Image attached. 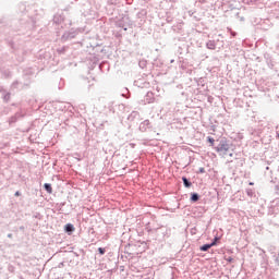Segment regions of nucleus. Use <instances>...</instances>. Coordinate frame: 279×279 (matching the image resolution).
<instances>
[{"label":"nucleus","instance_id":"nucleus-14","mask_svg":"<svg viewBox=\"0 0 279 279\" xmlns=\"http://www.w3.org/2000/svg\"><path fill=\"white\" fill-rule=\"evenodd\" d=\"M206 47H207V49L215 51V49H217V43L215 40H208L206 43Z\"/></svg>","mask_w":279,"mask_h":279},{"label":"nucleus","instance_id":"nucleus-1","mask_svg":"<svg viewBox=\"0 0 279 279\" xmlns=\"http://www.w3.org/2000/svg\"><path fill=\"white\" fill-rule=\"evenodd\" d=\"M219 156H232V142L226 137L216 140V147L214 148Z\"/></svg>","mask_w":279,"mask_h":279},{"label":"nucleus","instance_id":"nucleus-39","mask_svg":"<svg viewBox=\"0 0 279 279\" xmlns=\"http://www.w3.org/2000/svg\"><path fill=\"white\" fill-rule=\"evenodd\" d=\"M250 185L253 186V185H254V182H250Z\"/></svg>","mask_w":279,"mask_h":279},{"label":"nucleus","instance_id":"nucleus-41","mask_svg":"<svg viewBox=\"0 0 279 279\" xmlns=\"http://www.w3.org/2000/svg\"><path fill=\"white\" fill-rule=\"evenodd\" d=\"M266 171H269V167H266Z\"/></svg>","mask_w":279,"mask_h":279},{"label":"nucleus","instance_id":"nucleus-21","mask_svg":"<svg viewBox=\"0 0 279 279\" xmlns=\"http://www.w3.org/2000/svg\"><path fill=\"white\" fill-rule=\"evenodd\" d=\"M210 247H213L211 244L206 243V244L201 245L199 250H201V252H208V250H210Z\"/></svg>","mask_w":279,"mask_h":279},{"label":"nucleus","instance_id":"nucleus-36","mask_svg":"<svg viewBox=\"0 0 279 279\" xmlns=\"http://www.w3.org/2000/svg\"><path fill=\"white\" fill-rule=\"evenodd\" d=\"M231 36H233V37L236 36V32L231 31Z\"/></svg>","mask_w":279,"mask_h":279},{"label":"nucleus","instance_id":"nucleus-2","mask_svg":"<svg viewBox=\"0 0 279 279\" xmlns=\"http://www.w3.org/2000/svg\"><path fill=\"white\" fill-rule=\"evenodd\" d=\"M75 36H77V31H69L65 32L62 36H61V40L62 43H66V40H73V38H75Z\"/></svg>","mask_w":279,"mask_h":279},{"label":"nucleus","instance_id":"nucleus-29","mask_svg":"<svg viewBox=\"0 0 279 279\" xmlns=\"http://www.w3.org/2000/svg\"><path fill=\"white\" fill-rule=\"evenodd\" d=\"M65 204H66V203H60V204H58V206H59L58 210H62V207H64Z\"/></svg>","mask_w":279,"mask_h":279},{"label":"nucleus","instance_id":"nucleus-25","mask_svg":"<svg viewBox=\"0 0 279 279\" xmlns=\"http://www.w3.org/2000/svg\"><path fill=\"white\" fill-rule=\"evenodd\" d=\"M246 195H247L248 197H254V195H255L254 190H252V189H246Z\"/></svg>","mask_w":279,"mask_h":279},{"label":"nucleus","instance_id":"nucleus-11","mask_svg":"<svg viewBox=\"0 0 279 279\" xmlns=\"http://www.w3.org/2000/svg\"><path fill=\"white\" fill-rule=\"evenodd\" d=\"M63 21H64V17H62V15L60 14H54L52 19V23H54V25H60Z\"/></svg>","mask_w":279,"mask_h":279},{"label":"nucleus","instance_id":"nucleus-34","mask_svg":"<svg viewBox=\"0 0 279 279\" xmlns=\"http://www.w3.org/2000/svg\"><path fill=\"white\" fill-rule=\"evenodd\" d=\"M167 23H171L173 20L171 17H167Z\"/></svg>","mask_w":279,"mask_h":279},{"label":"nucleus","instance_id":"nucleus-33","mask_svg":"<svg viewBox=\"0 0 279 279\" xmlns=\"http://www.w3.org/2000/svg\"><path fill=\"white\" fill-rule=\"evenodd\" d=\"M276 263H277V265L279 266V253H278V255H277V257H276Z\"/></svg>","mask_w":279,"mask_h":279},{"label":"nucleus","instance_id":"nucleus-40","mask_svg":"<svg viewBox=\"0 0 279 279\" xmlns=\"http://www.w3.org/2000/svg\"><path fill=\"white\" fill-rule=\"evenodd\" d=\"M277 138H279V132H277Z\"/></svg>","mask_w":279,"mask_h":279},{"label":"nucleus","instance_id":"nucleus-26","mask_svg":"<svg viewBox=\"0 0 279 279\" xmlns=\"http://www.w3.org/2000/svg\"><path fill=\"white\" fill-rule=\"evenodd\" d=\"M98 253L100 254V256H104V254H106V248L98 247Z\"/></svg>","mask_w":279,"mask_h":279},{"label":"nucleus","instance_id":"nucleus-42","mask_svg":"<svg viewBox=\"0 0 279 279\" xmlns=\"http://www.w3.org/2000/svg\"><path fill=\"white\" fill-rule=\"evenodd\" d=\"M33 24L36 25V21H33Z\"/></svg>","mask_w":279,"mask_h":279},{"label":"nucleus","instance_id":"nucleus-10","mask_svg":"<svg viewBox=\"0 0 279 279\" xmlns=\"http://www.w3.org/2000/svg\"><path fill=\"white\" fill-rule=\"evenodd\" d=\"M182 182H183V186L185 189H191L193 186V182H191V179L186 178V177H182Z\"/></svg>","mask_w":279,"mask_h":279},{"label":"nucleus","instance_id":"nucleus-23","mask_svg":"<svg viewBox=\"0 0 279 279\" xmlns=\"http://www.w3.org/2000/svg\"><path fill=\"white\" fill-rule=\"evenodd\" d=\"M122 97H125V99H130V89H128V87H124L122 89Z\"/></svg>","mask_w":279,"mask_h":279},{"label":"nucleus","instance_id":"nucleus-13","mask_svg":"<svg viewBox=\"0 0 279 279\" xmlns=\"http://www.w3.org/2000/svg\"><path fill=\"white\" fill-rule=\"evenodd\" d=\"M183 23H179L174 26H172V32H174V34H182V27H183Z\"/></svg>","mask_w":279,"mask_h":279},{"label":"nucleus","instance_id":"nucleus-38","mask_svg":"<svg viewBox=\"0 0 279 279\" xmlns=\"http://www.w3.org/2000/svg\"><path fill=\"white\" fill-rule=\"evenodd\" d=\"M108 3H110L112 5L113 2H112V0H109Z\"/></svg>","mask_w":279,"mask_h":279},{"label":"nucleus","instance_id":"nucleus-6","mask_svg":"<svg viewBox=\"0 0 279 279\" xmlns=\"http://www.w3.org/2000/svg\"><path fill=\"white\" fill-rule=\"evenodd\" d=\"M264 59H265V61H266V63H267V66L269 68V69H274V59L271 58V54H269V53H264Z\"/></svg>","mask_w":279,"mask_h":279},{"label":"nucleus","instance_id":"nucleus-15","mask_svg":"<svg viewBox=\"0 0 279 279\" xmlns=\"http://www.w3.org/2000/svg\"><path fill=\"white\" fill-rule=\"evenodd\" d=\"M66 51H69V46H62L57 48V53L59 56H64V53H66Z\"/></svg>","mask_w":279,"mask_h":279},{"label":"nucleus","instance_id":"nucleus-3","mask_svg":"<svg viewBox=\"0 0 279 279\" xmlns=\"http://www.w3.org/2000/svg\"><path fill=\"white\" fill-rule=\"evenodd\" d=\"M63 230H64L65 234H68V236H71V234H73L75 232V226H73V223L69 222V223L64 225Z\"/></svg>","mask_w":279,"mask_h":279},{"label":"nucleus","instance_id":"nucleus-24","mask_svg":"<svg viewBox=\"0 0 279 279\" xmlns=\"http://www.w3.org/2000/svg\"><path fill=\"white\" fill-rule=\"evenodd\" d=\"M117 27H121L124 32H128V26L125 23H123V21L117 22Z\"/></svg>","mask_w":279,"mask_h":279},{"label":"nucleus","instance_id":"nucleus-9","mask_svg":"<svg viewBox=\"0 0 279 279\" xmlns=\"http://www.w3.org/2000/svg\"><path fill=\"white\" fill-rule=\"evenodd\" d=\"M138 117H141V113L138 111H132L128 116V121H136V119H138Z\"/></svg>","mask_w":279,"mask_h":279},{"label":"nucleus","instance_id":"nucleus-37","mask_svg":"<svg viewBox=\"0 0 279 279\" xmlns=\"http://www.w3.org/2000/svg\"><path fill=\"white\" fill-rule=\"evenodd\" d=\"M13 234L12 233H9L8 234V239H12Z\"/></svg>","mask_w":279,"mask_h":279},{"label":"nucleus","instance_id":"nucleus-4","mask_svg":"<svg viewBox=\"0 0 279 279\" xmlns=\"http://www.w3.org/2000/svg\"><path fill=\"white\" fill-rule=\"evenodd\" d=\"M147 130H151V122H149V120H144L140 124V132H147Z\"/></svg>","mask_w":279,"mask_h":279},{"label":"nucleus","instance_id":"nucleus-18","mask_svg":"<svg viewBox=\"0 0 279 279\" xmlns=\"http://www.w3.org/2000/svg\"><path fill=\"white\" fill-rule=\"evenodd\" d=\"M44 190H45L46 193H48L49 195H51V193H53V187L51 186V183H45V184H44Z\"/></svg>","mask_w":279,"mask_h":279},{"label":"nucleus","instance_id":"nucleus-5","mask_svg":"<svg viewBox=\"0 0 279 279\" xmlns=\"http://www.w3.org/2000/svg\"><path fill=\"white\" fill-rule=\"evenodd\" d=\"M25 112L23 110L17 111L14 116L11 117V123H16L19 119H23Z\"/></svg>","mask_w":279,"mask_h":279},{"label":"nucleus","instance_id":"nucleus-31","mask_svg":"<svg viewBox=\"0 0 279 279\" xmlns=\"http://www.w3.org/2000/svg\"><path fill=\"white\" fill-rule=\"evenodd\" d=\"M226 260H227V263H234V258H232V257H228Z\"/></svg>","mask_w":279,"mask_h":279},{"label":"nucleus","instance_id":"nucleus-22","mask_svg":"<svg viewBox=\"0 0 279 279\" xmlns=\"http://www.w3.org/2000/svg\"><path fill=\"white\" fill-rule=\"evenodd\" d=\"M24 75L26 77V82H28L29 84V75H34V72L32 71V69H28L24 71Z\"/></svg>","mask_w":279,"mask_h":279},{"label":"nucleus","instance_id":"nucleus-32","mask_svg":"<svg viewBox=\"0 0 279 279\" xmlns=\"http://www.w3.org/2000/svg\"><path fill=\"white\" fill-rule=\"evenodd\" d=\"M14 195H15V197H21V192L16 191Z\"/></svg>","mask_w":279,"mask_h":279},{"label":"nucleus","instance_id":"nucleus-12","mask_svg":"<svg viewBox=\"0 0 279 279\" xmlns=\"http://www.w3.org/2000/svg\"><path fill=\"white\" fill-rule=\"evenodd\" d=\"M156 98H154V94L151 92H148L145 96L146 104H154Z\"/></svg>","mask_w":279,"mask_h":279},{"label":"nucleus","instance_id":"nucleus-27","mask_svg":"<svg viewBox=\"0 0 279 279\" xmlns=\"http://www.w3.org/2000/svg\"><path fill=\"white\" fill-rule=\"evenodd\" d=\"M33 217L35 219H43V215H40V213H35V215Z\"/></svg>","mask_w":279,"mask_h":279},{"label":"nucleus","instance_id":"nucleus-19","mask_svg":"<svg viewBox=\"0 0 279 279\" xmlns=\"http://www.w3.org/2000/svg\"><path fill=\"white\" fill-rule=\"evenodd\" d=\"M219 241H221V238L219 235H216L211 242L209 243V245H211V247H215L217 245H219Z\"/></svg>","mask_w":279,"mask_h":279},{"label":"nucleus","instance_id":"nucleus-43","mask_svg":"<svg viewBox=\"0 0 279 279\" xmlns=\"http://www.w3.org/2000/svg\"><path fill=\"white\" fill-rule=\"evenodd\" d=\"M210 100H211V98L209 97V98H208V101H210Z\"/></svg>","mask_w":279,"mask_h":279},{"label":"nucleus","instance_id":"nucleus-30","mask_svg":"<svg viewBox=\"0 0 279 279\" xmlns=\"http://www.w3.org/2000/svg\"><path fill=\"white\" fill-rule=\"evenodd\" d=\"M197 173H206V169L205 168H199Z\"/></svg>","mask_w":279,"mask_h":279},{"label":"nucleus","instance_id":"nucleus-35","mask_svg":"<svg viewBox=\"0 0 279 279\" xmlns=\"http://www.w3.org/2000/svg\"><path fill=\"white\" fill-rule=\"evenodd\" d=\"M0 93H5V89L3 88V86H0Z\"/></svg>","mask_w":279,"mask_h":279},{"label":"nucleus","instance_id":"nucleus-8","mask_svg":"<svg viewBox=\"0 0 279 279\" xmlns=\"http://www.w3.org/2000/svg\"><path fill=\"white\" fill-rule=\"evenodd\" d=\"M25 86H29V82L23 83L20 81H14L12 83V88H25Z\"/></svg>","mask_w":279,"mask_h":279},{"label":"nucleus","instance_id":"nucleus-44","mask_svg":"<svg viewBox=\"0 0 279 279\" xmlns=\"http://www.w3.org/2000/svg\"><path fill=\"white\" fill-rule=\"evenodd\" d=\"M99 69H101V64L99 65Z\"/></svg>","mask_w":279,"mask_h":279},{"label":"nucleus","instance_id":"nucleus-20","mask_svg":"<svg viewBox=\"0 0 279 279\" xmlns=\"http://www.w3.org/2000/svg\"><path fill=\"white\" fill-rule=\"evenodd\" d=\"M231 162H234L236 168H239V167H243V165H245V159H243V158H241V159L235 158V160L234 161L231 160Z\"/></svg>","mask_w":279,"mask_h":279},{"label":"nucleus","instance_id":"nucleus-28","mask_svg":"<svg viewBox=\"0 0 279 279\" xmlns=\"http://www.w3.org/2000/svg\"><path fill=\"white\" fill-rule=\"evenodd\" d=\"M134 86H137L138 88H143V85H141L140 81H135L134 82Z\"/></svg>","mask_w":279,"mask_h":279},{"label":"nucleus","instance_id":"nucleus-17","mask_svg":"<svg viewBox=\"0 0 279 279\" xmlns=\"http://www.w3.org/2000/svg\"><path fill=\"white\" fill-rule=\"evenodd\" d=\"M207 143H209V147H217V141L213 136H207Z\"/></svg>","mask_w":279,"mask_h":279},{"label":"nucleus","instance_id":"nucleus-16","mask_svg":"<svg viewBox=\"0 0 279 279\" xmlns=\"http://www.w3.org/2000/svg\"><path fill=\"white\" fill-rule=\"evenodd\" d=\"M11 95H12V94H11L10 92H7V90L4 89V93H2V99H3L4 104H8V101H10Z\"/></svg>","mask_w":279,"mask_h":279},{"label":"nucleus","instance_id":"nucleus-7","mask_svg":"<svg viewBox=\"0 0 279 279\" xmlns=\"http://www.w3.org/2000/svg\"><path fill=\"white\" fill-rule=\"evenodd\" d=\"M201 198H202V196L198 193H196V192H192L190 194V202H191V204H197V202H199Z\"/></svg>","mask_w":279,"mask_h":279}]
</instances>
